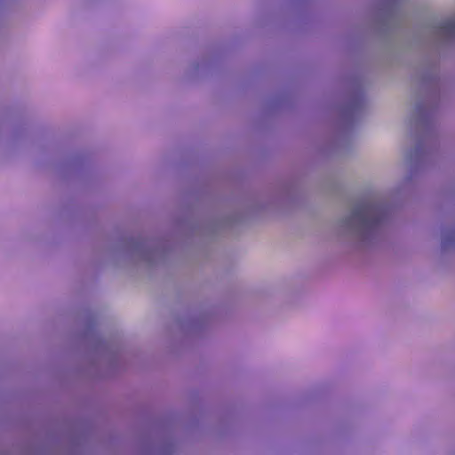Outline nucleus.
<instances>
[{
    "instance_id": "obj_1",
    "label": "nucleus",
    "mask_w": 455,
    "mask_h": 455,
    "mask_svg": "<svg viewBox=\"0 0 455 455\" xmlns=\"http://www.w3.org/2000/svg\"><path fill=\"white\" fill-rule=\"evenodd\" d=\"M375 212V206L371 204H363L359 206L353 213L355 218L368 221L370 215Z\"/></svg>"
},
{
    "instance_id": "obj_2",
    "label": "nucleus",
    "mask_w": 455,
    "mask_h": 455,
    "mask_svg": "<svg viewBox=\"0 0 455 455\" xmlns=\"http://www.w3.org/2000/svg\"><path fill=\"white\" fill-rule=\"evenodd\" d=\"M441 28L447 32H455V19L445 21Z\"/></svg>"
}]
</instances>
